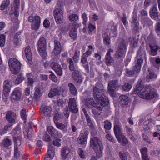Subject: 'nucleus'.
<instances>
[{
  "instance_id": "55",
  "label": "nucleus",
  "mask_w": 160,
  "mask_h": 160,
  "mask_svg": "<svg viewBox=\"0 0 160 160\" xmlns=\"http://www.w3.org/2000/svg\"><path fill=\"white\" fill-rule=\"evenodd\" d=\"M77 128L74 125H71V127L69 128L68 132L69 135H71L72 132H76L77 130Z\"/></svg>"
},
{
  "instance_id": "38",
  "label": "nucleus",
  "mask_w": 160,
  "mask_h": 160,
  "mask_svg": "<svg viewBox=\"0 0 160 160\" xmlns=\"http://www.w3.org/2000/svg\"><path fill=\"white\" fill-rule=\"evenodd\" d=\"M69 64V68L70 70L71 71H73L77 70L75 69L77 68L76 63H74V61L72 58H69L67 60Z\"/></svg>"
},
{
  "instance_id": "24",
  "label": "nucleus",
  "mask_w": 160,
  "mask_h": 160,
  "mask_svg": "<svg viewBox=\"0 0 160 160\" xmlns=\"http://www.w3.org/2000/svg\"><path fill=\"white\" fill-rule=\"evenodd\" d=\"M6 119L9 123L14 124L16 118V114L12 111L8 112L6 115Z\"/></svg>"
},
{
  "instance_id": "57",
  "label": "nucleus",
  "mask_w": 160,
  "mask_h": 160,
  "mask_svg": "<svg viewBox=\"0 0 160 160\" xmlns=\"http://www.w3.org/2000/svg\"><path fill=\"white\" fill-rule=\"evenodd\" d=\"M20 114L22 119L24 120V122H25L27 119L26 110L24 109H22L21 111Z\"/></svg>"
},
{
  "instance_id": "4",
  "label": "nucleus",
  "mask_w": 160,
  "mask_h": 160,
  "mask_svg": "<svg viewBox=\"0 0 160 160\" xmlns=\"http://www.w3.org/2000/svg\"><path fill=\"white\" fill-rule=\"evenodd\" d=\"M145 93H144L143 94L140 95V98L150 100L157 97L158 94L156 90L152 87L151 85H147Z\"/></svg>"
},
{
  "instance_id": "7",
  "label": "nucleus",
  "mask_w": 160,
  "mask_h": 160,
  "mask_svg": "<svg viewBox=\"0 0 160 160\" xmlns=\"http://www.w3.org/2000/svg\"><path fill=\"white\" fill-rule=\"evenodd\" d=\"M143 60L142 59H138L135 62V65L132 68V70L127 69L126 73L128 76H131L134 73H137L140 72L142 65V64Z\"/></svg>"
},
{
  "instance_id": "25",
  "label": "nucleus",
  "mask_w": 160,
  "mask_h": 160,
  "mask_svg": "<svg viewBox=\"0 0 160 160\" xmlns=\"http://www.w3.org/2000/svg\"><path fill=\"white\" fill-rule=\"evenodd\" d=\"M47 153L48 155L46 157L44 160H51L52 159L55 154V148L52 144L48 146Z\"/></svg>"
},
{
  "instance_id": "26",
  "label": "nucleus",
  "mask_w": 160,
  "mask_h": 160,
  "mask_svg": "<svg viewBox=\"0 0 160 160\" xmlns=\"http://www.w3.org/2000/svg\"><path fill=\"white\" fill-rule=\"evenodd\" d=\"M70 152V150L68 147H62L61 150V159L65 160L68 158Z\"/></svg>"
},
{
  "instance_id": "60",
  "label": "nucleus",
  "mask_w": 160,
  "mask_h": 160,
  "mask_svg": "<svg viewBox=\"0 0 160 160\" xmlns=\"http://www.w3.org/2000/svg\"><path fill=\"white\" fill-rule=\"evenodd\" d=\"M24 79V78L22 74L18 75L16 78L15 83L17 84H19L21 83Z\"/></svg>"
},
{
  "instance_id": "30",
  "label": "nucleus",
  "mask_w": 160,
  "mask_h": 160,
  "mask_svg": "<svg viewBox=\"0 0 160 160\" xmlns=\"http://www.w3.org/2000/svg\"><path fill=\"white\" fill-rule=\"evenodd\" d=\"M146 55L145 51L144 49L143 46H140L139 49L137 52V56L136 57V59L135 62L138 60V59H140L143 60V58H144Z\"/></svg>"
},
{
  "instance_id": "43",
  "label": "nucleus",
  "mask_w": 160,
  "mask_h": 160,
  "mask_svg": "<svg viewBox=\"0 0 160 160\" xmlns=\"http://www.w3.org/2000/svg\"><path fill=\"white\" fill-rule=\"evenodd\" d=\"M32 131V128L31 127L28 128L24 132V136L25 138H27L31 140V139L34 136V133H32L31 134V132Z\"/></svg>"
},
{
  "instance_id": "32",
  "label": "nucleus",
  "mask_w": 160,
  "mask_h": 160,
  "mask_svg": "<svg viewBox=\"0 0 160 160\" xmlns=\"http://www.w3.org/2000/svg\"><path fill=\"white\" fill-rule=\"evenodd\" d=\"M88 58L82 54L81 56V60L82 66L85 68L86 72H88L89 70L88 63L87 61Z\"/></svg>"
},
{
  "instance_id": "47",
  "label": "nucleus",
  "mask_w": 160,
  "mask_h": 160,
  "mask_svg": "<svg viewBox=\"0 0 160 160\" xmlns=\"http://www.w3.org/2000/svg\"><path fill=\"white\" fill-rule=\"evenodd\" d=\"M88 49L83 54L88 57V56H90L92 53L94 51V48L92 45L88 46Z\"/></svg>"
},
{
  "instance_id": "39",
  "label": "nucleus",
  "mask_w": 160,
  "mask_h": 160,
  "mask_svg": "<svg viewBox=\"0 0 160 160\" xmlns=\"http://www.w3.org/2000/svg\"><path fill=\"white\" fill-rule=\"evenodd\" d=\"M47 131L52 138H55L58 134V131L52 126L48 127Z\"/></svg>"
},
{
  "instance_id": "12",
  "label": "nucleus",
  "mask_w": 160,
  "mask_h": 160,
  "mask_svg": "<svg viewBox=\"0 0 160 160\" xmlns=\"http://www.w3.org/2000/svg\"><path fill=\"white\" fill-rule=\"evenodd\" d=\"M54 16L57 24H61L63 18V11L61 8H56L53 11Z\"/></svg>"
},
{
  "instance_id": "37",
  "label": "nucleus",
  "mask_w": 160,
  "mask_h": 160,
  "mask_svg": "<svg viewBox=\"0 0 160 160\" xmlns=\"http://www.w3.org/2000/svg\"><path fill=\"white\" fill-rule=\"evenodd\" d=\"M68 86L69 88V91L71 94L73 96L76 95L78 92L74 84L72 82H69L68 83Z\"/></svg>"
},
{
  "instance_id": "5",
  "label": "nucleus",
  "mask_w": 160,
  "mask_h": 160,
  "mask_svg": "<svg viewBox=\"0 0 160 160\" xmlns=\"http://www.w3.org/2000/svg\"><path fill=\"white\" fill-rule=\"evenodd\" d=\"M8 64L11 71L14 74H17L21 68L20 62L16 58H11L9 59Z\"/></svg>"
},
{
  "instance_id": "3",
  "label": "nucleus",
  "mask_w": 160,
  "mask_h": 160,
  "mask_svg": "<svg viewBox=\"0 0 160 160\" xmlns=\"http://www.w3.org/2000/svg\"><path fill=\"white\" fill-rule=\"evenodd\" d=\"M47 46L46 39L41 36L37 43V47L40 55L43 59H46L48 56L46 51Z\"/></svg>"
},
{
  "instance_id": "34",
  "label": "nucleus",
  "mask_w": 160,
  "mask_h": 160,
  "mask_svg": "<svg viewBox=\"0 0 160 160\" xmlns=\"http://www.w3.org/2000/svg\"><path fill=\"white\" fill-rule=\"evenodd\" d=\"M24 52L27 60L29 62L30 64H31L32 54L30 48L29 46H28L26 47Z\"/></svg>"
},
{
  "instance_id": "50",
  "label": "nucleus",
  "mask_w": 160,
  "mask_h": 160,
  "mask_svg": "<svg viewBox=\"0 0 160 160\" xmlns=\"http://www.w3.org/2000/svg\"><path fill=\"white\" fill-rule=\"evenodd\" d=\"M10 4L9 0H4L0 6V10H4Z\"/></svg>"
},
{
  "instance_id": "14",
  "label": "nucleus",
  "mask_w": 160,
  "mask_h": 160,
  "mask_svg": "<svg viewBox=\"0 0 160 160\" xmlns=\"http://www.w3.org/2000/svg\"><path fill=\"white\" fill-rule=\"evenodd\" d=\"M113 52L114 50L112 48L109 49L107 52L104 58V62L107 66H111L114 63V60L111 56V54Z\"/></svg>"
},
{
  "instance_id": "36",
  "label": "nucleus",
  "mask_w": 160,
  "mask_h": 160,
  "mask_svg": "<svg viewBox=\"0 0 160 160\" xmlns=\"http://www.w3.org/2000/svg\"><path fill=\"white\" fill-rule=\"evenodd\" d=\"M142 160H149L148 154V151L146 147L141 148L140 149Z\"/></svg>"
},
{
  "instance_id": "10",
  "label": "nucleus",
  "mask_w": 160,
  "mask_h": 160,
  "mask_svg": "<svg viewBox=\"0 0 160 160\" xmlns=\"http://www.w3.org/2000/svg\"><path fill=\"white\" fill-rule=\"evenodd\" d=\"M85 105L88 108H91L92 107H96L99 111H102L103 108L102 107L97 105V103L92 98H88L85 99Z\"/></svg>"
},
{
  "instance_id": "29",
  "label": "nucleus",
  "mask_w": 160,
  "mask_h": 160,
  "mask_svg": "<svg viewBox=\"0 0 160 160\" xmlns=\"http://www.w3.org/2000/svg\"><path fill=\"white\" fill-rule=\"evenodd\" d=\"M114 132L116 138H119V137L122 135V129L121 125L118 124H114L113 128Z\"/></svg>"
},
{
  "instance_id": "45",
  "label": "nucleus",
  "mask_w": 160,
  "mask_h": 160,
  "mask_svg": "<svg viewBox=\"0 0 160 160\" xmlns=\"http://www.w3.org/2000/svg\"><path fill=\"white\" fill-rule=\"evenodd\" d=\"M80 51L78 50H76L75 51L74 56L72 58L74 63H76L78 61L79 58Z\"/></svg>"
},
{
  "instance_id": "21",
  "label": "nucleus",
  "mask_w": 160,
  "mask_h": 160,
  "mask_svg": "<svg viewBox=\"0 0 160 160\" xmlns=\"http://www.w3.org/2000/svg\"><path fill=\"white\" fill-rule=\"evenodd\" d=\"M64 122V124L60 122H57L55 124L58 128L62 130L65 133L68 132V126L67 124L68 123V119H65Z\"/></svg>"
},
{
  "instance_id": "64",
  "label": "nucleus",
  "mask_w": 160,
  "mask_h": 160,
  "mask_svg": "<svg viewBox=\"0 0 160 160\" xmlns=\"http://www.w3.org/2000/svg\"><path fill=\"white\" fill-rule=\"evenodd\" d=\"M91 137H97V132L96 127L90 129Z\"/></svg>"
},
{
  "instance_id": "40",
  "label": "nucleus",
  "mask_w": 160,
  "mask_h": 160,
  "mask_svg": "<svg viewBox=\"0 0 160 160\" xmlns=\"http://www.w3.org/2000/svg\"><path fill=\"white\" fill-rule=\"evenodd\" d=\"M116 138L118 142L120 143L122 146H126L128 143V140L123 135H122L119 137L118 139V138Z\"/></svg>"
},
{
  "instance_id": "9",
  "label": "nucleus",
  "mask_w": 160,
  "mask_h": 160,
  "mask_svg": "<svg viewBox=\"0 0 160 160\" xmlns=\"http://www.w3.org/2000/svg\"><path fill=\"white\" fill-rule=\"evenodd\" d=\"M146 86L145 87L143 84V82L141 80H139L137 82V84L134 89L133 92V94H137L140 97V95L143 94L146 89Z\"/></svg>"
},
{
  "instance_id": "11",
  "label": "nucleus",
  "mask_w": 160,
  "mask_h": 160,
  "mask_svg": "<svg viewBox=\"0 0 160 160\" xmlns=\"http://www.w3.org/2000/svg\"><path fill=\"white\" fill-rule=\"evenodd\" d=\"M68 104L69 111L73 113H77L78 112V109L75 99L70 98L69 99Z\"/></svg>"
},
{
  "instance_id": "35",
  "label": "nucleus",
  "mask_w": 160,
  "mask_h": 160,
  "mask_svg": "<svg viewBox=\"0 0 160 160\" xmlns=\"http://www.w3.org/2000/svg\"><path fill=\"white\" fill-rule=\"evenodd\" d=\"M104 43L106 46H108L110 44V38L107 31L105 32L102 34Z\"/></svg>"
},
{
  "instance_id": "48",
  "label": "nucleus",
  "mask_w": 160,
  "mask_h": 160,
  "mask_svg": "<svg viewBox=\"0 0 160 160\" xmlns=\"http://www.w3.org/2000/svg\"><path fill=\"white\" fill-rule=\"evenodd\" d=\"M69 35L72 39L75 40L77 36V29L75 27H73L69 32Z\"/></svg>"
},
{
  "instance_id": "62",
  "label": "nucleus",
  "mask_w": 160,
  "mask_h": 160,
  "mask_svg": "<svg viewBox=\"0 0 160 160\" xmlns=\"http://www.w3.org/2000/svg\"><path fill=\"white\" fill-rule=\"evenodd\" d=\"M42 95V93L39 88L36 89L34 92V97L36 98H38Z\"/></svg>"
},
{
  "instance_id": "6",
  "label": "nucleus",
  "mask_w": 160,
  "mask_h": 160,
  "mask_svg": "<svg viewBox=\"0 0 160 160\" xmlns=\"http://www.w3.org/2000/svg\"><path fill=\"white\" fill-rule=\"evenodd\" d=\"M28 20L32 23L31 24L32 30H37L39 29L41 24V18L40 16L31 15L28 17Z\"/></svg>"
},
{
  "instance_id": "13",
  "label": "nucleus",
  "mask_w": 160,
  "mask_h": 160,
  "mask_svg": "<svg viewBox=\"0 0 160 160\" xmlns=\"http://www.w3.org/2000/svg\"><path fill=\"white\" fill-rule=\"evenodd\" d=\"M73 79L77 85L79 86L82 82L83 78L80 72L78 70H75L72 72Z\"/></svg>"
},
{
  "instance_id": "44",
  "label": "nucleus",
  "mask_w": 160,
  "mask_h": 160,
  "mask_svg": "<svg viewBox=\"0 0 160 160\" xmlns=\"http://www.w3.org/2000/svg\"><path fill=\"white\" fill-rule=\"evenodd\" d=\"M132 86L130 84L125 82L124 85L120 87V88L122 91L127 92L130 90Z\"/></svg>"
},
{
  "instance_id": "46",
  "label": "nucleus",
  "mask_w": 160,
  "mask_h": 160,
  "mask_svg": "<svg viewBox=\"0 0 160 160\" xmlns=\"http://www.w3.org/2000/svg\"><path fill=\"white\" fill-rule=\"evenodd\" d=\"M126 128L127 134L129 138L131 140H134V138L132 135V129L127 126H126Z\"/></svg>"
},
{
  "instance_id": "8",
  "label": "nucleus",
  "mask_w": 160,
  "mask_h": 160,
  "mask_svg": "<svg viewBox=\"0 0 160 160\" xmlns=\"http://www.w3.org/2000/svg\"><path fill=\"white\" fill-rule=\"evenodd\" d=\"M22 94V89L20 88H17L14 89L12 92L10 96L11 102L13 103H16L20 100Z\"/></svg>"
},
{
  "instance_id": "28",
  "label": "nucleus",
  "mask_w": 160,
  "mask_h": 160,
  "mask_svg": "<svg viewBox=\"0 0 160 160\" xmlns=\"http://www.w3.org/2000/svg\"><path fill=\"white\" fill-rule=\"evenodd\" d=\"M61 50V45L60 42L57 40H54V48L53 53L55 55H58L60 53Z\"/></svg>"
},
{
  "instance_id": "31",
  "label": "nucleus",
  "mask_w": 160,
  "mask_h": 160,
  "mask_svg": "<svg viewBox=\"0 0 160 160\" xmlns=\"http://www.w3.org/2000/svg\"><path fill=\"white\" fill-rule=\"evenodd\" d=\"M149 47L150 50L149 52V54L152 56H155L157 55L158 51L159 49V47L155 44L149 43Z\"/></svg>"
},
{
  "instance_id": "1",
  "label": "nucleus",
  "mask_w": 160,
  "mask_h": 160,
  "mask_svg": "<svg viewBox=\"0 0 160 160\" xmlns=\"http://www.w3.org/2000/svg\"><path fill=\"white\" fill-rule=\"evenodd\" d=\"M90 142V146L95 151L97 156L100 158L102 155L103 150L101 138L98 137H91Z\"/></svg>"
},
{
  "instance_id": "53",
  "label": "nucleus",
  "mask_w": 160,
  "mask_h": 160,
  "mask_svg": "<svg viewBox=\"0 0 160 160\" xmlns=\"http://www.w3.org/2000/svg\"><path fill=\"white\" fill-rule=\"evenodd\" d=\"M117 27L116 26H113L112 28V29L111 30V33H109L108 34L109 36H111V37H114L116 36L117 32Z\"/></svg>"
},
{
  "instance_id": "19",
  "label": "nucleus",
  "mask_w": 160,
  "mask_h": 160,
  "mask_svg": "<svg viewBox=\"0 0 160 160\" xmlns=\"http://www.w3.org/2000/svg\"><path fill=\"white\" fill-rule=\"evenodd\" d=\"M51 108L48 106L42 105L40 108V112L44 116L50 117L52 113Z\"/></svg>"
},
{
  "instance_id": "52",
  "label": "nucleus",
  "mask_w": 160,
  "mask_h": 160,
  "mask_svg": "<svg viewBox=\"0 0 160 160\" xmlns=\"http://www.w3.org/2000/svg\"><path fill=\"white\" fill-rule=\"evenodd\" d=\"M78 18V16L76 14H71L68 17V19L71 22L77 21Z\"/></svg>"
},
{
  "instance_id": "56",
  "label": "nucleus",
  "mask_w": 160,
  "mask_h": 160,
  "mask_svg": "<svg viewBox=\"0 0 160 160\" xmlns=\"http://www.w3.org/2000/svg\"><path fill=\"white\" fill-rule=\"evenodd\" d=\"M104 128L107 130H109L111 129V123L109 121L106 120L104 122Z\"/></svg>"
},
{
  "instance_id": "18",
  "label": "nucleus",
  "mask_w": 160,
  "mask_h": 160,
  "mask_svg": "<svg viewBox=\"0 0 160 160\" xmlns=\"http://www.w3.org/2000/svg\"><path fill=\"white\" fill-rule=\"evenodd\" d=\"M131 27L135 32L138 31L139 26V22L137 19V14L133 13L132 15V20L131 23Z\"/></svg>"
},
{
  "instance_id": "54",
  "label": "nucleus",
  "mask_w": 160,
  "mask_h": 160,
  "mask_svg": "<svg viewBox=\"0 0 160 160\" xmlns=\"http://www.w3.org/2000/svg\"><path fill=\"white\" fill-rule=\"evenodd\" d=\"M106 138L109 141L112 142L113 143H115L116 142V140L112 136L110 132H108L107 134L106 135Z\"/></svg>"
},
{
  "instance_id": "27",
  "label": "nucleus",
  "mask_w": 160,
  "mask_h": 160,
  "mask_svg": "<svg viewBox=\"0 0 160 160\" xmlns=\"http://www.w3.org/2000/svg\"><path fill=\"white\" fill-rule=\"evenodd\" d=\"M149 14L151 18L154 20L158 19L159 16V14L158 12L157 8L155 6L150 9Z\"/></svg>"
},
{
  "instance_id": "41",
  "label": "nucleus",
  "mask_w": 160,
  "mask_h": 160,
  "mask_svg": "<svg viewBox=\"0 0 160 160\" xmlns=\"http://www.w3.org/2000/svg\"><path fill=\"white\" fill-rule=\"evenodd\" d=\"M59 92L60 91L58 88H52L50 90L48 96L50 98H52L55 96L59 95Z\"/></svg>"
},
{
  "instance_id": "22",
  "label": "nucleus",
  "mask_w": 160,
  "mask_h": 160,
  "mask_svg": "<svg viewBox=\"0 0 160 160\" xmlns=\"http://www.w3.org/2000/svg\"><path fill=\"white\" fill-rule=\"evenodd\" d=\"M96 101L98 103V104H97V105L99 106L100 105L102 107L106 106L108 105L109 102L108 98L105 94L102 95L100 98L96 99Z\"/></svg>"
},
{
  "instance_id": "61",
  "label": "nucleus",
  "mask_w": 160,
  "mask_h": 160,
  "mask_svg": "<svg viewBox=\"0 0 160 160\" xmlns=\"http://www.w3.org/2000/svg\"><path fill=\"white\" fill-rule=\"evenodd\" d=\"M132 40H131V38H129V40L131 41V46L133 48H135L137 47V44L138 42V41L137 40H136L134 38H132Z\"/></svg>"
},
{
  "instance_id": "2",
  "label": "nucleus",
  "mask_w": 160,
  "mask_h": 160,
  "mask_svg": "<svg viewBox=\"0 0 160 160\" xmlns=\"http://www.w3.org/2000/svg\"><path fill=\"white\" fill-rule=\"evenodd\" d=\"M128 42L127 41L122 39L119 43L115 51V58L117 59H123L125 56Z\"/></svg>"
},
{
  "instance_id": "51",
  "label": "nucleus",
  "mask_w": 160,
  "mask_h": 160,
  "mask_svg": "<svg viewBox=\"0 0 160 160\" xmlns=\"http://www.w3.org/2000/svg\"><path fill=\"white\" fill-rule=\"evenodd\" d=\"M157 76L153 72L149 70V73L146 77V79L148 81H149L151 79L156 78Z\"/></svg>"
},
{
  "instance_id": "20",
  "label": "nucleus",
  "mask_w": 160,
  "mask_h": 160,
  "mask_svg": "<svg viewBox=\"0 0 160 160\" xmlns=\"http://www.w3.org/2000/svg\"><path fill=\"white\" fill-rule=\"evenodd\" d=\"M105 90L103 89H99L95 86L93 88V96L94 98L96 99L100 98L102 95L105 94Z\"/></svg>"
},
{
  "instance_id": "23",
  "label": "nucleus",
  "mask_w": 160,
  "mask_h": 160,
  "mask_svg": "<svg viewBox=\"0 0 160 160\" xmlns=\"http://www.w3.org/2000/svg\"><path fill=\"white\" fill-rule=\"evenodd\" d=\"M119 103L123 107H127L130 102L129 98L125 95H122L119 98Z\"/></svg>"
},
{
  "instance_id": "58",
  "label": "nucleus",
  "mask_w": 160,
  "mask_h": 160,
  "mask_svg": "<svg viewBox=\"0 0 160 160\" xmlns=\"http://www.w3.org/2000/svg\"><path fill=\"white\" fill-rule=\"evenodd\" d=\"M119 155L121 160H127L126 155L124 151H121L119 152Z\"/></svg>"
},
{
  "instance_id": "16",
  "label": "nucleus",
  "mask_w": 160,
  "mask_h": 160,
  "mask_svg": "<svg viewBox=\"0 0 160 160\" xmlns=\"http://www.w3.org/2000/svg\"><path fill=\"white\" fill-rule=\"evenodd\" d=\"M118 87V81L117 80L110 81L108 83V93L111 95L113 94L114 91Z\"/></svg>"
},
{
  "instance_id": "42",
  "label": "nucleus",
  "mask_w": 160,
  "mask_h": 160,
  "mask_svg": "<svg viewBox=\"0 0 160 160\" xmlns=\"http://www.w3.org/2000/svg\"><path fill=\"white\" fill-rule=\"evenodd\" d=\"M12 143L11 140L7 138L4 139L0 143L2 147L6 148H8L9 146L11 145Z\"/></svg>"
},
{
  "instance_id": "59",
  "label": "nucleus",
  "mask_w": 160,
  "mask_h": 160,
  "mask_svg": "<svg viewBox=\"0 0 160 160\" xmlns=\"http://www.w3.org/2000/svg\"><path fill=\"white\" fill-rule=\"evenodd\" d=\"M6 36L4 34L0 35V46L3 47L5 43Z\"/></svg>"
},
{
  "instance_id": "17",
  "label": "nucleus",
  "mask_w": 160,
  "mask_h": 160,
  "mask_svg": "<svg viewBox=\"0 0 160 160\" xmlns=\"http://www.w3.org/2000/svg\"><path fill=\"white\" fill-rule=\"evenodd\" d=\"M11 87V81L8 80H6L4 82L3 86V90L2 92V97H7L10 92Z\"/></svg>"
},
{
  "instance_id": "15",
  "label": "nucleus",
  "mask_w": 160,
  "mask_h": 160,
  "mask_svg": "<svg viewBox=\"0 0 160 160\" xmlns=\"http://www.w3.org/2000/svg\"><path fill=\"white\" fill-rule=\"evenodd\" d=\"M88 134L89 131L88 130H86L84 133H81L77 139L78 143L82 145H86L87 143Z\"/></svg>"
},
{
  "instance_id": "33",
  "label": "nucleus",
  "mask_w": 160,
  "mask_h": 160,
  "mask_svg": "<svg viewBox=\"0 0 160 160\" xmlns=\"http://www.w3.org/2000/svg\"><path fill=\"white\" fill-rule=\"evenodd\" d=\"M15 5L14 9L12 8V10L13 11V14L16 17H18L19 14V8L20 5V0H14Z\"/></svg>"
},
{
  "instance_id": "49",
  "label": "nucleus",
  "mask_w": 160,
  "mask_h": 160,
  "mask_svg": "<svg viewBox=\"0 0 160 160\" xmlns=\"http://www.w3.org/2000/svg\"><path fill=\"white\" fill-rule=\"evenodd\" d=\"M21 128L20 125H18L12 131V133L15 136H18L21 133Z\"/></svg>"
},
{
  "instance_id": "63",
  "label": "nucleus",
  "mask_w": 160,
  "mask_h": 160,
  "mask_svg": "<svg viewBox=\"0 0 160 160\" xmlns=\"http://www.w3.org/2000/svg\"><path fill=\"white\" fill-rule=\"evenodd\" d=\"M96 27L94 25H93L91 23H89L88 25V33L90 34L92 32H93L95 29Z\"/></svg>"
}]
</instances>
